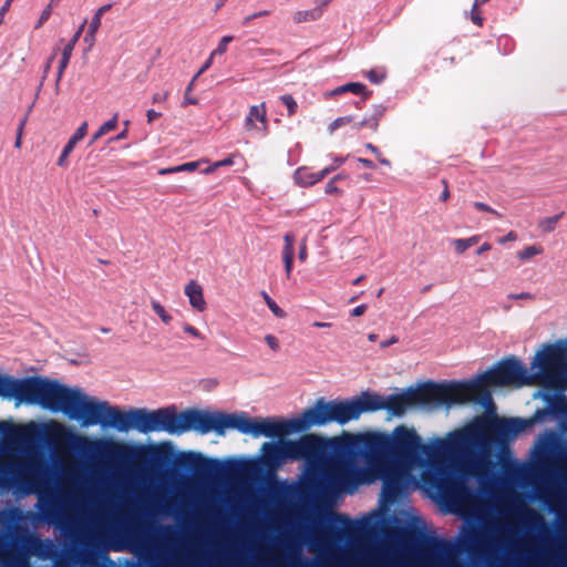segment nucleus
Wrapping results in <instances>:
<instances>
[{
	"instance_id": "f257e3e1",
	"label": "nucleus",
	"mask_w": 567,
	"mask_h": 567,
	"mask_svg": "<svg viewBox=\"0 0 567 567\" xmlns=\"http://www.w3.org/2000/svg\"><path fill=\"white\" fill-rule=\"evenodd\" d=\"M545 413L538 411L529 420L477 417L465 427L450 432L445 437H433L427 443H423L414 427L406 425L396 426L390 434L370 435V440L374 446L396 451L394 462L402 492L410 485L442 481L447 468L474 477L487 475L494 442L505 443L535 421H540Z\"/></svg>"
},
{
	"instance_id": "f03ea898",
	"label": "nucleus",
	"mask_w": 567,
	"mask_h": 567,
	"mask_svg": "<svg viewBox=\"0 0 567 567\" xmlns=\"http://www.w3.org/2000/svg\"><path fill=\"white\" fill-rule=\"evenodd\" d=\"M373 434L388 432L370 431L350 437V444L365 447V464L359 466L351 460H339L329 455L338 439H323L307 434L298 440H278L261 445L262 461L276 467L287 461L303 460V484L320 498H331L341 493L352 494L360 485L382 481V502L394 501L401 493L399 468L394 460L398 454L391 447L374 446Z\"/></svg>"
},
{
	"instance_id": "7ed1b4c3",
	"label": "nucleus",
	"mask_w": 567,
	"mask_h": 567,
	"mask_svg": "<svg viewBox=\"0 0 567 567\" xmlns=\"http://www.w3.org/2000/svg\"><path fill=\"white\" fill-rule=\"evenodd\" d=\"M540 386L555 391L567 389V337L540 346L534 353L529 368L515 357L507 358L475 379L451 382L455 405L478 400L491 401V389Z\"/></svg>"
},
{
	"instance_id": "20e7f679",
	"label": "nucleus",
	"mask_w": 567,
	"mask_h": 567,
	"mask_svg": "<svg viewBox=\"0 0 567 567\" xmlns=\"http://www.w3.org/2000/svg\"><path fill=\"white\" fill-rule=\"evenodd\" d=\"M23 404L39 405L51 412H63L82 426H92L101 422L111 425L114 406L107 401L97 400L80 388H70L58 381L31 378L27 381Z\"/></svg>"
},
{
	"instance_id": "39448f33",
	"label": "nucleus",
	"mask_w": 567,
	"mask_h": 567,
	"mask_svg": "<svg viewBox=\"0 0 567 567\" xmlns=\"http://www.w3.org/2000/svg\"><path fill=\"white\" fill-rule=\"evenodd\" d=\"M360 396H372L378 401V408L364 410V413L385 409L391 416H402L410 409L430 411L441 406L450 408L455 405L450 383L431 384L419 389L409 390L386 399L370 392H363L360 394Z\"/></svg>"
},
{
	"instance_id": "423d86ee",
	"label": "nucleus",
	"mask_w": 567,
	"mask_h": 567,
	"mask_svg": "<svg viewBox=\"0 0 567 567\" xmlns=\"http://www.w3.org/2000/svg\"><path fill=\"white\" fill-rule=\"evenodd\" d=\"M111 425L121 432L132 427L143 433L163 431L171 435H181L192 431L189 410L169 415L162 410L151 412L144 409H133L123 412L114 406Z\"/></svg>"
},
{
	"instance_id": "0eeeda50",
	"label": "nucleus",
	"mask_w": 567,
	"mask_h": 567,
	"mask_svg": "<svg viewBox=\"0 0 567 567\" xmlns=\"http://www.w3.org/2000/svg\"><path fill=\"white\" fill-rule=\"evenodd\" d=\"M372 396H355L350 400H318L313 406L305 410L309 426H324L330 423L346 424L358 420L364 410L378 408Z\"/></svg>"
},
{
	"instance_id": "6e6552de",
	"label": "nucleus",
	"mask_w": 567,
	"mask_h": 567,
	"mask_svg": "<svg viewBox=\"0 0 567 567\" xmlns=\"http://www.w3.org/2000/svg\"><path fill=\"white\" fill-rule=\"evenodd\" d=\"M9 434L12 439L21 441H31L37 435L42 434L56 445L76 450H83L90 443L87 436L73 433L65 424L56 420H49L43 423L29 422L11 426Z\"/></svg>"
},
{
	"instance_id": "1a4fd4ad",
	"label": "nucleus",
	"mask_w": 567,
	"mask_h": 567,
	"mask_svg": "<svg viewBox=\"0 0 567 567\" xmlns=\"http://www.w3.org/2000/svg\"><path fill=\"white\" fill-rule=\"evenodd\" d=\"M535 454L539 461L567 483V429L560 432H546L537 440Z\"/></svg>"
},
{
	"instance_id": "9d476101",
	"label": "nucleus",
	"mask_w": 567,
	"mask_h": 567,
	"mask_svg": "<svg viewBox=\"0 0 567 567\" xmlns=\"http://www.w3.org/2000/svg\"><path fill=\"white\" fill-rule=\"evenodd\" d=\"M220 427L221 435L228 430H237L254 437L266 436V417H250L245 412L221 413Z\"/></svg>"
},
{
	"instance_id": "9b49d317",
	"label": "nucleus",
	"mask_w": 567,
	"mask_h": 567,
	"mask_svg": "<svg viewBox=\"0 0 567 567\" xmlns=\"http://www.w3.org/2000/svg\"><path fill=\"white\" fill-rule=\"evenodd\" d=\"M310 429L306 412L291 419L266 417V437H284Z\"/></svg>"
},
{
	"instance_id": "f8f14e48",
	"label": "nucleus",
	"mask_w": 567,
	"mask_h": 567,
	"mask_svg": "<svg viewBox=\"0 0 567 567\" xmlns=\"http://www.w3.org/2000/svg\"><path fill=\"white\" fill-rule=\"evenodd\" d=\"M190 430L200 434L214 432L221 435V413L189 410Z\"/></svg>"
},
{
	"instance_id": "ddd939ff",
	"label": "nucleus",
	"mask_w": 567,
	"mask_h": 567,
	"mask_svg": "<svg viewBox=\"0 0 567 567\" xmlns=\"http://www.w3.org/2000/svg\"><path fill=\"white\" fill-rule=\"evenodd\" d=\"M561 535L567 545V491L563 494ZM528 567H567V559H556L548 555H538Z\"/></svg>"
},
{
	"instance_id": "4468645a",
	"label": "nucleus",
	"mask_w": 567,
	"mask_h": 567,
	"mask_svg": "<svg viewBox=\"0 0 567 567\" xmlns=\"http://www.w3.org/2000/svg\"><path fill=\"white\" fill-rule=\"evenodd\" d=\"M244 125L247 132L265 133L267 131L268 120L265 103L249 107Z\"/></svg>"
},
{
	"instance_id": "2eb2a0df",
	"label": "nucleus",
	"mask_w": 567,
	"mask_h": 567,
	"mask_svg": "<svg viewBox=\"0 0 567 567\" xmlns=\"http://www.w3.org/2000/svg\"><path fill=\"white\" fill-rule=\"evenodd\" d=\"M184 295L188 299L192 309L204 312L207 309V301L204 296V288L196 280H189L184 287Z\"/></svg>"
},
{
	"instance_id": "dca6fc26",
	"label": "nucleus",
	"mask_w": 567,
	"mask_h": 567,
	"mask_svg": "<svg viewBox=\"0 0 567 567\" xmlns=\"http://www.w3.org/2000/svg\"><path fill=\"white\" fill-rule=\"evenodd\" d=\"M330 171V168H324L320 172H312L308 167H299L293 173V182L300 187H310L323 179Z\"/></svg>"
},
{
	"instance_id": "f3484780",
	"label": "nucleus",
	"mask_w": 567,
	"mask_h": 567,
	"mask_svg": "<svg viewBox=\"0 0 567 567\" xmlns=\"http://www.w3.org/2000/svg\"><path fill=\"white\" fill-rule=\"evenodd\" d=\"M455 511L463 515L481 514V509L476 504L475 497L466 491H462L455 495Z\"/></svg>"
},
{
	"instance_id": "a211bd4d",
	"label": "nucleus",
	"mask_w": 567,
	"mask_h": 567,
	"mask_svg": "<svg viewBox=\"0 0 567 567\" xmlns=\"http://www.w3.org/2000/svg\"><path fill=\"white\" fill-rule=\"evenodd\" d=\"M79 35H80V31L74 35V38L63 49L62 58L59 63L58 81L61 80V78L63 75V71L65 70V68L70 61L72 51H73L74 45L79 39Z\"/></svg>"
},
{
	"instance_id": "6ab92c4d",
	"label": "nucleus",
	"mask_w": 567,
	"mask_h": 567,
	"mask_svg": "<svg viewBox=\"0 0 567 567\" xmlns=\"http://www.w3.org/2000/svg\"><path fill=\"white\" fill-rule=\"evenodd\" d=\"M150 305L153 312L158 317L163 324L169 326L173 322V315L158 300L152 299Z\"/></svg>"
},
{
	"instance_id": "aec40b11",
	"label": "nucleus",
	"mask_w": 567,
	"mask_h": 567,
	"mask_svg": "<svg viewBox=\"0 0 567 567\" xmlns=\"http://www.w3.org/2000/svg\"><path fill=\"white\" fill-rule=\"evenodd\" d=\"M117 127V115H114L112 118L103 123L99 130L92 135L90 144L95 143L99 141L102 136L106 135L107 133L114 131Z\"/></svg>"
},
{
	"instance_id": "412c9836",
	"label": "nucleus",
	"mask_w": 567,
	"mask_h": 567,
	"mask_svg": "<svg viewBox=\"0 0 567 567\" xmlns=\"http://www.w3.org/2000/svg\"><path fill=\"white\" fill-rule=\"evenodd\" d=\"M86 132H87V122H83L76 128V131L73 133V135L69 138L66 145L64 146L66 152L72 153L74 151L76 144L84 138V136L86 135Z\"/></svg>"
},
{
	"instance_id": "4be33fe9",
	"label": "nucleus",
	"mask_w": 567,
	"mask_h": 567,
	"mask_svg": "<svg viewBox=\"0 0 567 567\" xmlns=\"http://www.w3.org/2000/svg\"><path fill=\"white\" fill-rule=\"evenodd\" d=\"M321 17V9L299 10L293 14V21L297 23L316 21Z\"/></svg>"
},
{
	"instance_id": "5701e85b",
	"label": "nucleus",
	"mask_w": 567,
	"mask_h": 567,
	"mask_svg": "<svg viewBox=\"0 0 567 567\" xmlns=\"http://www.w3.org/2000/svg\"><path fill=\"white\" fill-rule=\"evenodd\" d=\"M543 247L538 244L529 245L517 251V258L522 261H528L543 254Z\"/></svg>"
},
{
	"instance_id": "b1692460",
	"label": "nucleus",
	"mask_w": 567,
	"mask_h": 567,
	"mask_svg": "<svg viewBox=\"0 0 567 567\" xmlns=\"http://www.w3.org/2000/svg\"><path fill=\"white\" fill-rule=\"evenodd\" d=\"M383 113H384L383 107H381V106L377 107L374 115L371 117H364L360 123L355 124V128L360 130L364 126H369L372 130H377L379 118L383 115Z\"/></svg>"
},
{
	"instance_id": "393cba45",
	"label": "nucleus",
	"mask_w": 567,
	"mask_h": 567,
	"mask_svg": "<svg viewBox=\"0 0 567 567\" xmlns=\"http://www.w3.org/2000/svg\"><path fill=\"white\" fill-rule=\"evenodd\" d=\"M477 237L473 236L466 239H455L452 241V246L457 254H463L465 250L471 248L477 243Z\"/></svg>"
},
{
	"instance_id": "a878e982",
	"label": "nucleus",
	"mask_w": 567,
	"mask_h": 567,
	"mask_svg": "<svg viewBox=\"0 0 567 567\" xmlns=\"http://www.w3.org/2000/svg\"><path fill=\"white\" fill-rule=\"evenodd\" d=\"M561 215H554L549 217H545L539 220L538 228L544 233L553 231L560 219Z\"/></svg>"
},
{
	"instance_id": "bb28decb",
	"label": "nucleus",
	"mask_w": 567,
	"mask_h": 567,
	"mask_svg": "<svg viewBox=\"0 0 567 567\" xmlns=\"http://www.w3.org/2000/svg\"><path fill=\"white\" fill-rule=\"evenodd\" d=\"M264 299L270 311L277 317V318H285L287 313L285 310H282L276 302L272 300L268 295H264Z\"/></svg>"
},
{
	"instance_id": "cd10ccee",
	"label": "nucleus",
	"mask_w": 567,
	"mask_h": 567,
	"mask_svg": "<svg viewBox=\"0 0 567 567\" xmlns=\"http://www.w3.org/2000/svg\"><path fill=\"white\" fill-rule=\"evenodd\" d=\"M352 120H353L352 116H341V117L336 118L328 126L329 133L332 134L338 128L350 124L352 122Z\"/></svg>"
},
{
	"instance_id": "c85d7f7f",
	"label": "nucleus",
	"mask_w": 567,
	"mask_h": 567,
	"mask_svg": "<svg viewBox=\"0 0 567 567\" xmlns=\"http://www.w3.org/2000/svg\"><path fill=\"white\" fill-rule=\"evenodd\" d=\"M182 330L186 336H188L190 338L199 339V340L204 339L203 333L196 327H194L193 324H190L188 322L182 323Z\"/></svg>"
},
{
	"instance_id": "c756f323",
	"label": "nucleus",
	"mask_w": 567,
	"mask_h": 567,
	"mask_svg": "<svg viewBox=\"0 0 567 567\" xmlns=\"http://www.w3.org/2000/svg\"><path fill=\"white\" fill-rule=\"evenodd\" d=\"M233 41L231 35L223 37L219 41L218 47L212 52V56L221 55L227 51V45Z\"/></svg>"
},
{
	"instance_id": "7c9ffc66",
	"label": "nucleus",
	"mask_w": 567,
	"mask_h": 567,
	"mask_svg": "<svg viewBox=\"0 0 567 567\" xmlns=\"http://www.w3.org/2000/svg\"><path fill=\"white\" fill-rule=\"evenodd\" d=\"M203 162L204 161L188 162V163H185V164H181V165L174 166L172 171H178V173H181V172H194L195 169L198 168V166Z\"/></svg>"
},
{
	"instance_id": "2f4dec72",
	"label": "nucleus",
	"mask_w": 567,
	"mask_h": 567,
	"mask_svg": "<svg viewBox=\"0 0 567 567\" xmlns=\"http://www.w3.org/2000/svg\"><path fill=\"white\" fill-rule=\"evenodd\" d=\"M281 102L287 106L288 114L292 115L297 110V102L290 95H284L280 97Z\"/></svg>"
},
{
	"instance_id": "473e14b6",
	"label": "nucleus",
	"mask_w": 567,
	"mask_h": 567,
	"mask_svg": "<svg viewBox=\"0 0 567 567\" xmlns=\"http://www.w3.org/2000/svg\"><path fill=\"white\" fill-rule=\"evenodd\" d=\"M344 86H346V92H351L354 94H365V86L362 83L351 82V83L344 84Z\"/></svg>"
},
{
	"instance_id": "72a5a7b5",
	"label": "nucleus",
	"mask_w": 567,
	"mask_h": 567,
	"mask_svg": "<svg viewBox=\"0 0 567 567\" xmlns=\"http://www.w3.org/2000/svg\"><path fill=\"white\" fill-rule=\"evenodd\" d=\"M103 11H104V8H101L96 12V14L94 16V18L92 19V21L90 23V33L92 35L97 31V29H99V27L101 24V16H102Z\"/></svg>"
},
{
	"instance_id": "f704fd0d",
	"label": "nucleus",
	"mask_w": 567,
	"mask_h": 567,
	"mask_svg": "<svg viewBox=\"0 0 567 567\" xmlns=\"http://www.w3.org/2000/svg\"><path fill=\"white\" fill-rule=\"evenodd\" d=\"M51 12H52L51 4H48L47 8L41 12L39 20L35 23L37 29L41 28L48 21V19L51 16Z\"/></svg>"
},
{
	"instance_id": "c9c22d12",
	"label": "nucleus",
	"mask_w": 567,
	"mask_h": 567,
	"mask_svg": "<svg viewBox=\"0 0 567 567\" xmlns=\"http://www.w3.org/2000/svg\"><path fill=\"white\" fill-rule=\"evenodd\" d=\"M265 343L272 350V351H278L280 349V343H279V340L274 336V334H266L265 338Z\"/></svg>"
},
{
	"instance_id": "e433bc0d",
	"label": "nucleus",
	"mask_w": 567,
	"mask_h": 567,
	"mask_svg": "<svg viewBox=\"0 0 567 567\" xmlns=\"http://www.w3.org/2000/svg\"><path fill=\"white\" fill-rule=\"evenodd\" d=\"M285 249L284 254H293V236L292 235H286L285 236Z\"/></svg>"
},
{
	"instance_id": "4c0bfd02",
	"label": "nucleus",
	"mask_w": 567,
	"mask_h": 567,
	"mask_svg": "<svg viewBox=\"0 0 567 567\" xmlns=\"http://www.w3.org/2000/svg\"><path fill=\"white\" fill-rule=\"evenodd\" d=\"M9 425L4 422L0 423V431L7 432ZM4 476H6V466L0 463V485L4 483Z\"/></svg>"
},
{
	"instance_id": "58836bf2",
	"label": "nucleus",
	"mask_w": 567,
	"mask_h": 567,
	"mask_svg": "<svg viewBox=\"0 0 567 567\" xmlns=\"http://www.w3.org/2000/svg\"><path fill=\"white\" fill-rule=\"evenodd\" d=\"M284 261H285V268L286 272L289 276L292 269V262H293V254H284Z\"/></svg>"
},
{
	"instance_id": "ea45409f",
	"label": "nucleus",
	"mask_w": 567,
	"mask_h": 567,
	"mask_svg": "<svg viewBox=\"0 0 567 567\" xmlns=\"http://www.w3.org/2000/svg\"><path fill=\"white\" fill-rule=\"evenodd\" d=\"M367 76L373 83H380L383 80V78H384L383 73H379L377 71H369L367 73Z\"/></svg>"
},
{
	"instance_id": "a19ab883",
	"label": "nucleus",
	"mask_w": 567,
	"mask_h": 567,
	"mask_svg": "<svg viewBox=\"0 0 567 567\" xmlns=\"http://www.w3.org/2000/svg\"><path fill=\"white\" fill-rule=\"evenodd\" d=\"M12 1L13 0H6L3 6L0 8V25L3 23L4 17H6L7 12L9 11Z\"/></svg>"
},
{
	"instance_id": "79ce46f5",
	"label": "nucleus",
	"mask_w": 567,
	"mask_h": 567,
	"mask_svg": "<svg viewBox=\"0 0 567 567\" xmlns=\"http://www.w3.org/2000/svg\"><path fill=\"white\" fill-rule=\"evenodd\" d=\"M70 154H71V152H66L65 148L62 150V153H61V155H60V157L58 159V165L60 167H65L66 166L68 158H69Z\"/></svg>"
},
{
	"instance_id": "37998d69",
	"label": "nucleus",
	"mask_w": 567,
	"mask_h": 567,
	"mask_svg": "<svg viewBox=\"0 0 567 567\" xmlns=\"http://www.w3.org/2000/svg\"><path fill=\"white\" fill-rule=\"evenodd\" d=\"M347 93L346 92V86L344 85H340L329 92L326 93V97H332V96H336V95H341V94H344Z\"/></svg>"
},
{
	"instance_id": "c03bdc74",
	"label": "nucleus",
	"mask_w": 567,
	"mask_h": 567,
	"mask_svg": "<svg viewBox=\"0 0 567 567\" xmlns=\"http://www.w3.org/2000/svg\"><path fill=\"white\" fill-rule=\"evenodd\" d=\"M477 7H474L471 13V20L476 25H482V17L480 16L478 11L476 10Z\"/></svg>"
},
{
	"instance_id": "a18cd8bd",
	"label": "nucleus",
	"mask_w": 567,
	"mask_h": 567,
	"mask_svg": "<svg viewBox=\"0 0 567 567\" xmlns=\"http://www.w3.org/2000/svg\"><path fill=\"white\" fill-rule=\"evenodd\" d=\"M234 164V157L233 156H228L227 158L225 159H221V161H218V162H215V166L217 168L221 167V166H230Z\"/></svg>"
},
{
	"instance_id": "49530a36",
	"label": "nucleus",
	"mask_w": 567,
	"mask_h": 567,
	"mask_svg": "<svg viewBox=\"0 0 567 567\" xmlns=\"http://www.w3.org/2000/svg\"><path fill=\"white\" fill-rule=\"evenodd\" d=\"M517 239V235L514 231H509L505 237L498 239L499 244H504L506 241H515Z\"/></svg>"
},
{
	"instance_id": "de8ad7c7",
	"label": "nucleus",
	"mask_w": 567,
	"mask_h": 567,
	"mask_svg": "<svg viewBox=\"0 0 567 567\" xmlns=\"http://www.w3.org/2000/svg\"><path fill=\"white\" fill-rule=\"evenodd\" d=\"M327 194H339V188L334 185L333 181H330L326 186Z\"/></svg>"
},
{
	"instance_id": "09e8293b",
	"label": "nucleus",
	"mask_w": 567,
	"mask_h": 567,
	"mask_svg": "<svg viewBox=\"0 0 567 567\" xmlns=\"http://www.w3.org/2000/svg\"><path fill=\"white\" fill-rule=\"evenodd\" d=\"M474 207L480 210L488 212L495 215H498L494 209H492L489 206L483 204V203H475Z\"/></svg>"
},
{
	"instance_id": "8fccbe9b",
	"label": "nucleus",
	"mask_w": 567,
	"mask_h": 567,
	"mask_svg": "<svg viewBox=\"0 0 567 567\" xmlns=\"http://www.w3.org/2000/svg\"><path fill=\"white\" fill-rule=\"evenodd\" d=\"M365 309L364 305L358 306L352 310V316L360 317L364 313Z\"/></svg>"
},
{
	"instance_id": "3c124183",
	"label": "nucleus",
	"mask_w": 567,
	"mask_h": 567,
	"mask_svg": "<svg viewBox=\"0 0 567 567\" xmlns=\"http://www.w3.org/2000/svg\"><path fill=\"white\" fill-rule=\"evenodd\" d=\"M215 56L209 55L208 60L205 62V64L200 68L199 73H204L212 64Z\"/></svg>"
},
{
	"instance_id": "603ef678",
	"label": "nucleus",
	"mask_w": 567,
	"mask_h": 567,
	"mask_svg": "<svg viewBox=\"0 0 567 567\" xmlns=\"http://www.w3.org/2000/svg\"><path fill=\"white\" fill-rule=\"evenodd\" d=\"M146 116L148 122H152L159 116V113L155 112L154 110H148Z\"/></svg>"
},
{
	"instance_id": "864d4df0",
	"label": "nucleus",
	"mask_w": 567,
	"mask_h": 567,
	"mask_svg": "<svg viewBox=\"0 0 567 567\" xmlns=\"http://www.w3.org/2000/svg\"><path fill=\"white\" fill-rule=\"evenodd\" d=\"M332 0H315L317 7L322 10V8L327 7Z\"/></svg>"
},
{
	"instance_id": "5fc2aeb1",
	"label": "nucleus",
	"mask_w": 567,
	"mask_h": 567,
	"mask_svg": "<svg viewBox=\"0 0 567 567\" xmlns=\"http://www.w3.org/2000/svg\"><path fill=\"white\" fill-rule=\"evenodd\" d=\"M307 258V249H306V246L303 245L301 248H300V251H299V259L301 261H305Z\"/></svg>"
},
{
	"instance_id": "6e6d98bb",
	"label": "nucleus",
	"mask_w": 567,
	"mask_h": 567,
	"mask_svg": "<svg viewBox=\"0 0 567 567\" xmlns=\"http://www.w3.org/2000/svg\"><path fill=\"white\" fill-rule=\"evenodd\" d=\"M217 169V167L215 166V163L210 164L209 166H207L203 173L204 174H212L214 173L215 171Z\"/></svg>"
},
{
	"instance_id": "4d7b16f0",
	"label": "nucleus",
	"mask_w": 567,
	"mask_h": 567,
	"mask_svg": "<svg viewBox=\"0 0 567 567\" xmlns=\"http://www.w3.org/2000/svg\"><path fill=\"white\" fill-rule=\"evenodd\" d=\"M489 249H491V245H489V244H487V243H485V244H483V245L478 248L477 254H478V255H481V254H483V252H485V251H487V250H489Z\"/></svg>"
},
{
	"instance_id": "13d9d810",
	"label": "nucleus",
	"mask_w": 567,
	"mask_h": 567,
	"mask_svg": "<svg viewBox=\"0 0 567 567\" xmlns=\"http://www.w3.org/2000/svg\"><path fill=\"white\" fill-rule=\"evenodd\" d=\"M313 327H316V328H330L331 323L317 321V322H313Z\"/></svg>"
},
{
	"instance_id": "bf43d9fd",
	"label": "nucleus",
	"mask_w": 567,
	"mask_h": 567,
	"mask_svg": "<svg viewBox=\"0 0 567 567\" xmlns=\"http://www.w3.org/2000/svg\"><path fill=\"white\" fill-rule=\"evenodd\" d=\"M185 103L186 104H194L195 105V104H197V100L192 97V96H189L188 93H186V95H185Z\"/></svg>"
},
{
	"instance_id": "052dcab7",
	"label": "nucleus",
	"mask_w": 567,
	"mask_h": 567,
	"mask_svg": "<svg viewBox=\"0 0 567 567\" xmlns=\"http://www.w3.org/2000/svg\"><path fill=\"white\" fill-rule=\"evenodd\" d=\"M126 136H127V131H126V130H124V131H122V132H121V133L115 137V140H125V138H126Z\"/></svg>"
},
{
	"instance_id": "680f3d73",
	"label": "nucleus",
	"mask_w": 567,
	"mask_h": 567,
	"mask_svg": "<svg viewBox=\"0 0 567 567\" xmlns=\"http://www.w3.org/2000/svg\"><path fill=\"white\" fill-rule=\"evenodd\" d=\"M360 162H361L364 166H367V167H369V168H372V167H373V163H372L371 161H369V159H360Z\"/></svg>"
},
{
	"instance_id": "e2e57ef3",
	"label": "nucleus",
	"mask_w": 567,
	"mask_h": 567,
	"mask_svg": "<svg viewBox=\"0 0 567 567\" xmlns=\"http://www.w3.org/2000/svg\"><path fill=\"white\" fill-rule=\"evenodd\" d=\"M173 167L164 168L159 173L161 174H172V173H178V171H171Z\"/></svg>"
},
{
	"instance_id": "0e129e2a",
	"label": "nucleus",
	"mask_w": 567,
	"mask_h": 567,
	"mask_svg": "<svg viewBox=\"0 0 567 567\" xmlns=\"http://www.w3.org/2000/svg\"><path fill=\"white\" fill-rule=\"evenodd\" d=\"M487 1H488V0H475V1H474V7H478V6H481V4H484V3H486Z\"/></svg>"
},
{
	"instance_id": "69168bd1",
	"label": "nucleus",
	"mask_w": 567,
	"mask_h": 567,
	"mask_svg": "<svg viewBox=\"0 0 567 567\" xmlns=\"http://www.w3.org/2000/svg\"><path fill=\"white\" fill-rule=\"evenodd\" d=\"M194 82H195V79H193V80L190 81V83L188 84L187 90H186V93H189V92L193 90Z\"/></svg>"
},
{
	"instance_id": "338daca9",
	"label": "nucleus",
	"mask_w": 567,
	"mask_h": 567,
	"mask_svg": "<svg viewBox=\"0 0 567 567\" xmlns=\"http://www.w3.org/2000/svg\"><path fill=\"white\" fill-rule=\"evenodd\" d=\"M379 159H380V163H381V164L386 165V166H389V165H390V162H389L386 158H383V157H380V156H379Z\"/></svg>"
},
{
	"instance_id": "774afa93",
	"label": "nucleus",
	"mask_w": 567,
	"mask_h": 567,
	"mask_svg": "<svg viewBox=\"0 0 567 567\" xmlns=\"http://www.w3.org/2000/svg\"><path fill=\"white\" fill-rule=\"evenodd\" d=\"M368 148L371 150L375 155H378V156L380 155L379 151L374 146L368 145Z\"/></svg>"
}]
</instances>
